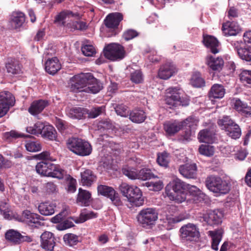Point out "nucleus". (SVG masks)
Returning <instances> with one entry per match:
<instances>
[{
  "mask_svg": "<svg viewBox=\"0 0 251 251\" xmlns=\"http://www.w3.org/2000/svg\"><path fill=\"white\" fill-rule=\"evenodd\" d=\"M187 184L178 178L170 182L165 187L166 196L171 201L182 203L186 199Z\"/></svg>",
  "mask_w": 251,
  "mask_h": 251,
  "instance_id": "f257e3e1",
  "label": "nucleus"
},
{
  "mask_svg": "<svg viewBox=\"0 0 251 251\" xmlns=\"http://www.w3.org/2000/svg\"><path fill=\"white\" fill-rule=\"evenodd\" d=\"M165 101L170 108H174L178 106H187L190 100L188 96H180L179 90L176 87H170L166 90Z\"/></svg>",
  "mask_w": 251,
  "mask_h": 251,
  "instance_id": "f03ea898",
  "label": "nucleus"
},
{
  "mask_svg": "<svg viewBox=\"0 0 251 251\" xmlns=\"http://www.w3.org/2000/svg\"><path fill=\"white\" fill-rule=\"evenodd\" d=\"M66 144L70 151L79 156L89 155L92 152V149L89 143L81 138H70Z\"/></svg>",
  "mask_w": 251,
  "mask_h": 251,
  "instance_id": "7ed1b4c3",
  "label": "nucleus"
},
{
  "mask_svg": "<svg viewBox=\"0 0 251 251\" xmlns=\"http://www.w3.org/2000/svg\"><path fill=\"white\" fill-rule=\"evenodd\" d=\"M205 185L210 191L215 193L225 194L230 190L228 184L219 176H211L208 177Z\"/></svg>",
  "mask_w": 251,
  "mask_h": 251,
  "instance_id": "20e7f679",
  "label": "nucleus"
},
{
  "mask_svg": "<svg viewBox=\"0 0 251 251\" xmlns=\"http://www.w3.org/2000/svg\"><path fill=\"white\" fill-rule=\"evenodd\" d=\"M103 52L105 58L112 61H120L126 56L124 47L117 43H111L106 46Z\"/></svg>",
  "mask_w": 251,
  "mask_h": 251,
  "instance_id": "39448f33",
  "label": "nucleus"
},
{
  "mask_svg": "<svg viewBox=\"0 0 251 251\" xmlns=\"http://www.w3.org/2000/svg\"><path fill=\"white\" fill-rule=\"evenodd\" d=\"M124 16L120 12L109 14L104 20L105 26L111 31L110 36H115L122 30V25L119 28L120 23L123 20Z\"/></svg>",
  "mask_w": 251,
  "mask_h": 251,
  "instance_id": "423d86ee",
  "label": "nucleus"
},
{
  "mask_svg": "<svg viewBox=\"0 0 251 251\" xmlns=\"http://www.w3.org/2000/svg\"><path fill=\"white\" fill-rule=\"evenodd\" d=\"M157 219L158 212L153 208L143 209L137 215L138 221L143 227L154 225Z\"/></svg>",
  "mask_w": 251,
  "mask_h": 251,
  "instance_id": "0eeeda50",
  "label": "nucleus"
},
{
  "mask_svg": "<svg viewBox=\"0 0 251 251\" xmlns=\"http://www.w3.org/2000/svg\"><path fill=\"white\" fill-rule=\"evenodd\" d=\"M90 73H81L74 75L70 80V90L74 92H84L87 88Z\"/></svg>",
  "mask_w": 251,
  "mask_h": 251,
  "instance_id": "6e6552de",
  "label": "nucleus"
},
{
  "mask_svg": "<svg viewBox=\"0 0 251 251\" xmlns=\"http://www.w3.org/2000/svg\"><path fill=\"white\" fill-rule=\"evenodd\" d=\"M19 220L29 226L38 227L43 225L42 222L44 220V218L37 213L25 210L22 212Z\"/></svg>",
  "mask_w": 251,
  "mask_h": 251,
  "instance_id": "1a4fd4ad",
  "label": "nucleus"
},
{
  "mask_svg": "<svg viewBox=\"0 0 251 251\" xmlns=\"http://www.w3.org/2000/svg\"><path fill=\"white\" fill-rule=\"evenodd\" d=\"M99 194L109 198L116 206H121L123 202L120 196L113 188L104 185H100L97 187Z\"/></svg>",
  "mask_w": 251,
  "mask_h": 251,
  "instance_id": "9d476101",
  "label": "nucleus"
},
{
  "mask_svg": "<svg viewBox=\"0 0 251 251\" xmlns=\"http://www.w3.org/2000/svg\"><path fill=\"white\" fill-rule=\"evenodd\" d=\"M15 99L14 96L8 91L0 92V116H5L10 108L14 105Z\"/></svg>",
  "mask_w": 251,
  "mask_h": 251,
  "instance_id": "9b49d317",
  "label": "nucleus"
},
{
  "mask_svg": "<svg viewBox=\"0 0 251 251\" xmlns=\"http://www.w3.org/2000/svg\"><path fill=\"white\" fill-rule=\"evenodd\" d=\"M223 213L219 210H209L205 213H200L198 218L201 222L210 226L218 225L222 222Z\"/></svg>",
  "mask_w": 251,
  "mask_h": 251,
  "instance_id": "f8f14e48",
  "label": "nucleus"
},
{
  "mask_svg": "<svg viewBox=\"0 0 251 251\" xmlns=\"http://www.w3.org/2000/svg\"><path fill=\"white\" fill-rule=\"evenodd\" d=\"M6 240L14 245L21 244L24 242L30 243L32 241L29 236H24L17 230L9 229L5 233Z\"/></svg>",
  "mask_w": 251,
  "mask_h": 251,
  "instance_id": "ddd939ff",
  "label": "nucleus"
},
{
  "mask_svg": "<svg viewBox=\"0 0 251 251\" xmlns=\"http://www.w3.org/2000/svg\"><path fill=\"white\" fill-rule=\"evenodd\" d=\"M181 238L186 241H195L199 238V232L196 226L188 223L183 226L180 229Z\"/></svg>",
  "mask_w": 251,
  "mask_h": 251,
  "instance_id": "4468645a",
  "label": "nucleus"
},
{
  "mask_svg": "<svg viewBox=\"0 0 251 251\" xmlns=\"http://www.w3.org/2000/svg\"><path fill=\"white\" fill-rule=\"evenodd\" d=\"M218 124L222 129L225 130L227 135L233 139H235V124L228 116L219 120Z\"/></svg>",
  "mask_w": 251,
  "mask_h": 251,
  "instance_id": "2eb2a0df",
  "label": "nucleus"
},
{
  "mask_svg": "<svg viewBox=\"0 0 251 251\" xmlns=\"http://www.w3.org/2000/svg\"><path fill=\"white\" fill-rule=\"evenodd\" d=\"M41 246L45 250L53 251L56 244L53 234L49 231H45L41 236Z\"/></svg>",
  "mask_w": 251,
  "mask_h": 251,
  "instance_id": "dca6fc26",
  "label": "nucleus"
},
{
  "mask_svg": "<svg viewBox=\"0 0 251 251\" xmlns=\"http://www.w3.org/2000/svg\"><path fill=\"white\" fill-rule=\"evenodd\" d=\"M182 123L174 120L167 121L163 124V129L167 135L174 136L182 128Z\"/></svg>",
  "mask_w": 251,
  "mask_h": 251,
  "instance_id": "f3484780",
  "label": "nucleus"
},
{
  "mask_svg": "<svg viewBox=\"0 0 251 251\" xmlns=\"http://www.w3.org/2000/svg\"><path fill=\"white\" fill-rule=\"evenodd\" d=\"M131 193H130L127 200L132 205L140 206L143 205L144 202V198L142 197V192L139 188L136 186H133Z\"/></svg>",
  "mask_w": 251,
  "mask_h": 251,
  "instance_id": "a211bd4d",
  "label": "nucleus"
},
{
  "mask_svg": "<svg viewBox=\"0 0 251 251\" xmlns=\"http://www.w3.org/2000/svg\"><path fill=\"white\" fill-rule=\"evenodd\" d=\"M180 174L187 178H195L197 176V167L195 163H186L180 165L178 169Z\"/></svg>",
  "mask_w": 251,
  "mask_h": 251,
  "instance_id": "6ab92c4d",
  "label": "nucleus"
},
{
  "mask_svg": "<svg viewBox=\"0 0 251 251\" xmlns=\"http://www.w3.org/2000/svg\"><path fill=\"white\" fill-rule=\"evenodd\" d=\"M202 37V43L206 48L210 49L212 53L216 54L219 52L218 47L220 45V43L216 37L204 34H203Z\"/></svg>",
  "mask_w": 251,
  "mask_h": 251,
  "instance_id": "aec40b11",
  "label": "nucleus"
},
{
  "mask_svg": "<svg viewBox=\"0 0 251 251\" xmlns=\"http://www.w3.org/2000/svg\"><path fill=\"white\" fill-rule=\"evenodd\" d=\"M45 68L48 74L54 75L61 68V65L56 57L48 58L45 62Z\"/></svg>",
  "mask_w": 251,
  "mask_h": 251,
  "instance_id": "412c9836",
  "label": "nucleus"
},
{
  "mask_svg": "<svg viewBox=\"0 0 251 251\" xmlns=\"http://www.w3.org/2000/svg\"><path fill=\"white\" fill-rule=\"evenodd\" d=\"M176 72L175 66L171 63H166L161 65L158 72L159 78L162 79H168Z\"/></svg>",
  "mask_w": 251,
  "mask_h": 251,
  "instance_id": "4be33fe9",
  "label": "nucleus"
},
{
  "mask_svg": "<svg viewBox=\"0 0 251 251\" xmlns=\"http://www.w3.org/2000/svg\"><path fill=\"white\" fill-rule=\"evenodd\" d=\"M88 80L85 92L97 94L102 89V83L99 79L94 77L91 73H90V76Z\"/></svg>",
  "mask_w": 251,
  "mask_h": 251,
  "instance_id": "5701e85b",
  "label": "nucleus"
},
{
  "mask_svg": "<svg viewBox=\"0 0 251 251\" xmlns=\"http://www.w3.org/2000/svg\"><path fill=\"white\" fill-rule=\"evenodd\" d=\"M215 130L214 128L211 129H204L201 130L198 138L200 142L207 144H212L215 140Z\"/></svg>",
  "mask_w": 251,
  "mask_h": 251,
  "instance_id": "b1692460",
  "label": "nucleus"
},
{
  "mask_svg": "<svg viewBox=\"0 0 251 251\" xmlns=\"http://www.w3.org/2000/svg\"><path fill=\"white\" fill-rule=\"evenodd\" d=\"M49 105L47 100H34L28 108V112L33 116L38 115Z\"/></svg>",
  "mask_w": 251,
  "mask_h": 251,
  "instance_id": "393cba45",
  "label": "nucleus"
},
{
  "mask_svg": "<svg viewBox=\"0 0 251 251\" xmlns=\"http://www.w3.org/2000/svg\"><path fill=\"white\" fill-rule=\"evenodd\" d=\"M80 175L81 183L83 186L90 187L97 180V176L90 169L85 170L81 172Z\"/></svg>",
  "mask_w": 251,
  "mask_h": 251,
  "instance_id": "a878e982",
  "label": "nucleus"
},
{
  "mask_svg": "<svg viewBox=\"0 0 251 251\" xmlns=\"http://www.w3.org/2000/svg\"><path fill=\"white\" fill-rule=\"evenodd\" d=\"M55 203L50 201L41 202L38 206L39 212L44 216H50L55 212Z\"/></svg>",
  "mask_w": 251,
  "mask_h": 251,
  "instance_id": "bb28decb",
  "label": "nucleus"
},
{
  "mask_svg": "<svg viewBox=\"0 0 251 251\" xmlns=\"http://www.w3.org/2000/svg\"><path fill=\"white\" fill-rule=\"evenodd\" d=\"M129 119L133 123L140 124L144 122L147 118L145 112L139 108H135L129 114Z\"/></svg>",
  "mask_w": 251,
  "mask_h": 251,
  "instance_id": "cd10ccee",
  "label": "nucleus"
},
{
  "mask_svg": "<svg viewBox=\"0 0 251 251\" xmlns=\"http://www.w3.org/2000/svg\"><path fill=\"white\" fill-rule=\"evenodd\" d=\"M91 194L88 191L83 190L82 188L78 189L76 202L81 206H88L90 204Z\"/></svg>",
  "mask_w": 251,
  "mask_h": 251,
  "instance_id": "c85d7f7f",
  "label": "nucleus"
},
{
  "mask_svg": "<svg viewBox=\"0 0 251 251\" xmlns=\"http://www.w3.org/2000/svg\"><path fill=\"white\" fill-rule=\"evenodd\" d=\"M224 231L222 229H218L215 230H210L208 232V236L212 238L211 248L213 250L217 251L218 245L222 240Z\"/></svg>",
  "mask_w": 251,
  "mask_h": 251,
  "instance_id": "c756f323",
  "label": "nucleus"
},
{
  "mask_svg": "<svg viewBox=\"0 0 251 251\" xmlns=\"http://www.w3.org/2000/svg\"><path fill=\"white\" fill-rule=\"evenodd\" d=\"M43 126L42 137L51 141L56 140L57 132L54 127L47 123H43Z\"/></svg>",
  "mask_w": 251,
  "mask_h": 251,
  "instance_id": "7c9ffc66",
  "label": "nucleus"
},
{
  "mask_svg": "<svg viewBox=\"0 0 251 251\" xmlns=\"http://www.w3.org/2000/svg\"><path fill=\"white\" fill-rule=\"evenodd\" d=\"M49 166V174L47 176L57 178L59 179L63 178L66 172L59 165L50 162Z\"/></svg>",
  "mask_w": 251,
  "mask_h": 251,
  "instance_id": "2f4dec72",
  "label": "nucleus"
},
{
  "mask_svg": "<svg viewBox=\"0 0 251 251\" xmlns=\"http://www.w3.org/2000/svg\"><path fill=\"white\" fill-rule=\"evenodd\" d=\"M225 94V89L221 84H214L208 92L210 99H221Z\"/></svg>",
  "mask_w": 251,
  "mask_h": 251,
  "instance_id": "473e14b6",
  "label": "nucleus"
},
{
  "mask_svg": "<svg viewBox=\"0 0 251 251\" xmlns=\"http://www.w3.org/2000/svg\"><path fill=\"white\" fill-rule=\"evenodd\" d=\"M88 110L81 107H73L68 110L67 115L73 119H81L85 118Z\"/></svg>",
  "mask_w": 251,
  "mask_h": 251,
  "instance_id": "72a5a7b5",
  "label": "nucleus"
},
{
  "mask_svg": "<svg viewBox=\"0 0 251 251\" xmlns=\"http://www.w3.org/2000/svg\"><path fill=\"white\" fill-rule=\"evenodd\" d=\"M207 65L213 71L220 72L224 66V61L221 57L210 56L207 61Z\"/></svg>",
  "mask_w": 251,
  "mask_h": 251,
  "instance_id": "f704fd0d",
  "label": "nucleus"
},
{
  "mask_svg": "<svg viewBox=\"0 0 251 251\" xmlns=\"http://www.w3.org/2000/svg\"><path fill=\"white\" fill-rule=\"evenodd\" d=\"M25 22V16L22 12L13 13L11 20V24L13 28L16 29L21 27Z\"/></svg>",
  "mask_w": 251,
  "mask_h": 251,
  "instance_id": "c9c22d12",
  "label": "nucleus"
},
{
  "mask_svg": "<svg viewBox=\"0 0 251 251\" xmlns=\"http://www.w3.org/2000/svg\"><path fill=\"white\" fill-rule=\"evenodd\" d=\"M78 16L77 13H74L72 11L70 10H63L58 13L55 17L54 23H60L61 26H65V22L64 20L67 17H75Z\"/></svg>",
  "mask_w": 251,
  "mask_h": 251,
  "instance_id": "e433bc0d",
  "label": "nucleus"
},
{
  "mask_svg": "<svg viewBox=\"0 0 251 251\" xmlns=\"http://www.w3.org/2000/svg\"><path fill=\"white\" fill-rule=\"evenodd\" d=\"M50 162L48 161H42L38 162L36 165V171L37 173L41 176H47L49 171V164Z\"/></svg>",
  "mask_w": 251,
  "mask_h": 251,
  "instance_id": "4c0bfd02",
  "label": "nucleus"
},
{
  "mask_svg": "<svg viewBox=\"0 0 251 251\" xmlns=\"http://www.w3.org/2000/svg\"><path fill=\"white\" fill-rule=\"evenodd\" d=\"M222 30L225 36L235 35V24L233 22L227 21L223 24Z\"/></svg>",
  "mask_w": 251,
  "mask_h": 251,
  "instance_id": "58836bf2",
  "label": "nucleus"
},
{
  "mask_svg": "<svg viewBox=\"0 0 251 251\" xmlns=\"http://www.w3.org/2000/svg\"><path fill=\"white\" fill-rule=\"evenodd\" d=\"M43 123L42 122H37L33 126H28L26 128V131L27 133L38 136L42 133L43 130Z\"/></svg>",
  "mask_w": 251,
  "mask_h": 251,
  "instance_id": "ea45409f",
  "label": "nucleus"
},
{
  "mask_svg": "<svg viewBox=\"0 0 251 251\" xmlns=\"http://www.w3.org/2000/svg\"><path fill=\"white\" fill-rule=\"evenodd\" d=\"M236 111L246 116L251 115V107L248 106L239 99H236Z\"/></svg>",
  "mask_w": 251,
  "mask_h": 251,
  "instance_id": "a19ab883",
  "label": "nucleus"
},
{
  "mask_svg": "<svg viewBox=\"0 0 251 251\" xmlns=\"http://www.w3.org/2000/svg\"><path fill=\"white\" fill-rule=\"evenodd\" d=\"M7 72L13 75L19 74L21 72V67L18 61H11L6 64Z\"/></svg>",
  "mask_w": 251,
  "mask_h": 251,
  "instance_id": "79ce46f5",
  "label": "nucleus"
},
{
  "mask_svg": "<svg viewBox=\"0 0 251 251\" xmlns=\"http://www.w3.org/2000/svg\"><path fill=\"white\" fill-rule=\"evenodd\" d=\"M25 146L26 150L30 152H37L42 149L41 145L38 141H27Z\"/></svg>",
  "mask_w": 251,
  "mask_h": 251,
  "instance_id": "37998d69",
  "label": "nucleus"
},
{
  "mask_svg": "<svg viewBox=\"0 0 251 251\" xmlns=\"http://www.w3.org/2000/svg\"><path fill=\"white\" fill-rule=\"evenodd\" d=\"M86 41L81 47V51L83 54L86 56H93L96 53V50L95 47L91 44H88Z\"/></svg>",
  "mask_w": 251,
  "mask_h": 251,
  "instance_id": "c03bdc74",
  "label": "nucleus"
},
{
  "mask_svg": "<svg viewBox=\"0 0 251 251\" xmlns=\"http://www.w3.org/2000/svg\"><path fill=\"white\" fill-rule=\"evenodd\" d=\"M137 179L146 180L155 177L154 174L150 169L144 168L137 172Z\"/></svg>",
  "mask_w": 251,
  "mask_h": 251,
  "instance_id": "a18cd8bd",
  "label": "nucleus"
},
{
  "mask_svg": "<svg viewBox=\"0 0 251 251\" xmlns=\"http://www.w3.org/2000/svg\"><path fill=\"white\" fill-rule=\"evenodd\" d=\"M63 240L66 245L74 246L78 243L79 237L73 233H68L64 235Z\"/></svg>",
  "mask_w": 251,
  "mask_h": 251,
  "instance_id": "49530a36",
  "label": "nucleus"
},
{
  "mask_svg": "<svg viewBox=\"0 0 251 251\" xmlns=\"http://www.w3.org/2000/svg\"><path fill=\"white\" fill-rule=\"evenodd\" d=\"M191 83L196 87H202L205 86V81L199 73L194 74L191 78Z\"/></svg>",
  "mask_w": 251,
  "mask_h": 251,
  "instance_id": "de8ad7c7",
  "label": "nucleus"
},
{
  "mask_svg": "<svg viewBox=\"0 0 251 251\" xmlns=\"http://www.w3.org/2000/svg\"><path fill=\"white\" fill-rule=\"evenodd\" d=\"M169 154L164 151L161 153H158L157 158V162L158 164L164 168H167L169 163Z\"/></svg>",
  "mask_w": 251,
  "mask_h": 251,
  "instance_id": "09e8293b",
  "label": "nucleus"
},
{
  "mask_svg": "<svg viewBox=\"0 0 251 251\" xmlns=\"http://www.w3.org/2000/svg\"><path fill=\"white\" fill-rule=\"evenodd\" d=\"M199 120L193 116H189L185 120L181 121L182 123V128L183 127H188L189 129H195L197 126Z\"/></svg>",
  "mask_w": 251,
  "mask_h": 251,
  "instance_id": "8fccbe9b",
  "label": "nucleus"
},
{
  "mask_svg": "<svg viewBox=\"0 0 251 251\" xmlns=\"http://www.w3.org/2000/svg\"><path fill=\"white\" fill-rule=\"evenodd\" d=\"M115 112L117 115L122 117H127L129 115V110L128 107L123 104H116L114 107Z\"/></svg>",
  "mask_w": 251,
  "mask_h": 251,
  "instance_id": "3c124183",
  "label": "nucleus"
},
{
  "mask_svg": "<svg viewBox=\"0 0 251 251\" xmlns=\"http://www.w3.org/2000/svg\"><path fill=\"white\" fill-rule=\"evenodd\" d=\"M237 52L241 59L247 61H251V50L247 48H241L237 50Z\"/></svg>",
  "mask_w": 251,
  "mask_h": 251,
  "instance_id": "603ef678",
  "label": "nucleus"
},
{
  "mask_svg": "<svg viewBox=\"0 0 251 251\" xmlns=\"http://www.w3.org/2000/svg\"><path fill=\"white\" fill-rule=\"evenodd\" d=\"M138 171L134 168L125 167L122 169L123 174L130 179H137Z\"/></svg>",
  "mask_w": 251,
  "mask_h": 251,
  "instance_id": "864d4df0",
  "label": "nucleus"
},
{
  "mask_svg": "<svg viewBox=\"0 0 251 251\" xmlns=\"http://www.w3.org/2000/svg\"><path fill=\"white\" fill-rule=\"evenodd\" d=\"M133 186V185H130L126 183L123 182L120 185L119 190L123 196L127 199L128 196H130V193H131V190Z\"/></svg>",
  "mask_w": 251,
  "mask_h": 251,
  "instance_id": "5fc2aeb1",
  "label": "nucleus"
},
{
  "mask_svg": "<svg viewBox=\"0 0 251 251\" xmlns=\"http://www.w3.org/2000/svg\"><path fill=\"white\" fill-rule=\"evenodd\" d=\"M199 150L201 154L207 156L213 155L214 152L213 147L210 145H201Z\"/></svg>",
  "mask_w": 251,
  "mask_h": 251,
  "instance_id": "6e6d98bb",
  "label": "nucleus"
},
{
  "mask_svg": "<svg viewBox=\"0 0 251 251\" xmlns=\"http://www.w3.org/2000/svg\"><path fill=\"white\" fill-rule=\"evenodd\" d=\"M139 34V32L136 30L128 29L124 32L122 37L125 41H127L137 37Z\"/></svg>",
  "mask_w": 251,
  "mask_h": 251,
  "instance_id": "4d7b16f0",
  "label": "nucleus"
},
{
  "mask_svg": "<svg viewBox=\"0 0 251 251\" xmlns=\"http://www.w3.org/2000/svg\"><path fill=\"white\" fill-rule=\"evenodd\" d=\"M145 184L150 190L153 191H159L163 187V183L160 180L156 182H147Z\"/></svg>",
  "mask_w": 251,
  "mask_h": 251,
  "instance_id": "13d9d810",
  "label": "nucleus"
},
{
  "mask_svg": "<svg viewBox=\"0 0 251 251\" xmlns=\"http://www.w3.org/2000/svg\"><path fill=\"white\" fill-rule=\"evenodd\" d=\"M9 203L5 201L0 202V212L5 219H8L10 218V208Z\"/></svg>",
  "mask_w": 251,
  "mask_h": 251,
  "instance_id": "bf43d9fd",
  "label": "nucleus"
},
{
  "mask_svg": "<svg viewBox=\"0 0 251 251\" xmlns=\"http://www.w3.org/2000/svg\"><path fill=\"white\" fill-rule=\"evenodd\" d=\"M85 210H86V209H84L79 215L80 222L83 223L89 219L97 217V213H95L93 211L86 213Z\"/></svg>",
  "mask_w": 251,
  "mask_h": 251,
  "instance_id": "052dcab7",
  "label": "nucleus"
},
{
  "mask_svg": "<svg viewBox=\"0 0 251 251\" xmlns=\"http://www.w3.org/2000/svg\"><path fill=\"white\" fill-rule=\"evenodd\" d=\"M130 80L135 83H141L143 80V75L139 70H136L130 74Z\"/></svg>",
  "mask_w": 251,
  "mask_h": 251,
  "instance_id": "680f3d73",
  "label": "nucleus"
},
{
  "mask_svg": "<svg viewBox=\"0 0 251 251\" xmlns=\"http://www.w3.org/2000/svg\"><path fill=\"white\" fill-rule=\"evenodd\" d=\"M239 78L243 83L251 84V71L248 70L243 71L239 75Z\"/></svg>",
  "mask_w": 251,
  "mask_h": 251,
  "instance_id": "e2e57ef3",
  "label": "nucleus"
},
{
  "mask_svg": "<svg viewBox=\"0 0 251 251\" xmlns=\"http://www.w3.org/2000/svg\"><path fill=\"white\" fill-rule=\"evenodd\" d=\"M103 109L102 106L93 107L90 111L88 110V117L89 118H95L100 115Z\"/></svg>",
  "mask_w": 251,
  "mask_h": 251,
  "instance_id": "0e129e2a",
  "label": "nucleus"
},
{
  "mask_svg": "<svg viewBox=\"0 0 251 251\" xmlns=\"http://www.w3.org/2000/svg\"><path fill=\"white\" fill-rule=\"evenodd\" d=\"M67 180L68 184V190L71 192H75L76 191V180L70 175H69Z\"/></svg>",
  "mask_w": 251,
  "mask_h": 251,
  "instance_id": "69168bd1",
  "label": "nucleus"
},
{
  "mask_svg": "<svg viewBox=\"0 0 251 251\" xmlns=\"http://www.w3.org/2000/svg\"><path fill=\"white\" fill-rule=\"evenodd\" d=\"M35 158L39 160H43V161H53L52 157L50 156V153L48 151H44L41 153L36 154L35 156Z\"/></svg>",
  "mask_w": 251,
  "mask_h": 251,
  "instance_id": "338daca9",
  "label": "nucleus"
},
{
  "mask_svg": "<svg viewBox=\"0 0 251 251\" xmlns=\"http://www.w3.org/2000/svg\"><path fill=\"white\" fill-rule=\"evenodd\" d=\"M188 217V216L186 215L180 214L175 217H170L167 220L170 224H176L187 219Z\"/></svg>",
  "mask_w": 251,
  "mask_h": 251,
  "instance_id": "774afa93",
  "label": "nucleus"
}]
</instances>
